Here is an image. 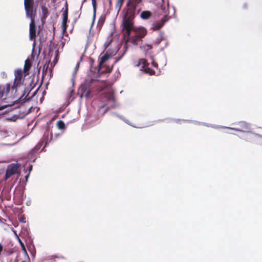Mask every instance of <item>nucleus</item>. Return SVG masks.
Wrapping results in <instances>:
<instances>
[{
  "label": "nucleus",
  "mask_w": 262,
  "mask_h": 262,
  "mask_svg": "<svg viewBox=\"0 0 262 262\" xmlns=\"http://www.w3.org/2000/svg\"><path fill=\"white\" fill-rule=\"evenodd\" d=\"M199 124H203L204 125H206L208 127H211L214 128H228L231 130H233L235 131L242 132V133H249L253 135L255 137L259 138L262 139V135H260L258 134L255 133L254 132H253L251 130V125L250 123L246 122L245 121H239L237 124L240 127V128L237 127H227L224 126H219V125H215L213 124H206L205 123H198Z\"/></svg>",
  "instance_id": "nucleus-1"
},
{
  "label": "nucleus",
  "mask_w": 262,
  "mask_h": 262,
  "mask_svg": "<svg viewBox=\"0 0 262 262\" xmlns=\"http://www.w3.org/2000/svg\"><path fill=\"white\" fill-rule=\"evenodd\" d=\"M127 6V9L123 17L122 26L123 30L126 31L128 35H130L133 26L132 21L137 13V8L132 5Z\"/></svg>",
  "instance_id": "nucleus-2"
},
{
  "label": "nucleus",
  "mask_w": 262,
  "mask_h": 262,
  "mask_svg": "<svg viewBox=\"0 0 262 262\" xmlns=\"http://www.w3.org/2000/svg\"><path fill=\"white\" fill-rule=\"evenodd\" d=\"M125 34L132 44L138 45L139 42L141 41L142 38L146 34V30L143 28L137 30L133 26V28L130 30V35H128L126 31Z\"/></svg>",
  "instance_id": "nucleus-3"
},
{
  "label": "nucleus",
  "mask_w": 262,
  "mask_h": 262,
  "mask_svg": "<svg viewBox=\"0 0 262 262\" xmlns=\"http://www.w3.org/2000/svg\"><path fill=\"white\" fill-rule=\"evenodd\" d=\"M105 97L106 98L107 103L102 105L99 110L100 113L103 115L109 108H115L118 106V104L116 102V100L114 96L113 92H109L105 94Z\"/></svg>",
  "instance_id": "nucleus-4"
},
{
  "label": "nucleus",
  "mask_w": 262,
  "mask_h": 262,
  "mask_svg": "<svg viewBox=\"0 0 262 262\" xmlns=\"http://www.w3.org/2000/svg\"><path fill=\"white\" fill-rule=\"evenodd\" d=\"M53 140V134L50 133L49 131L47 130L43 134L42 139L40 142H39L37 145H36L31 150V152H34L38 150L40 147L44 144V146L41 149V151L44 150L45 147L48 145L49 143Z\"/></svg>",
  "instance_id": "nucleus-5"
},
{
  "label": "nucleus",
  "mask_w": 262,
  "mask_h": 262,
  "mask_svg": "<svg viewBox=\"0 0 262 262\" xmlns=\"http://www.w3.org/2000/svg\"><path fill=\"white\" fill-rule=\"evenodd\" d=\"M33 0H24V6L26 13V17L30 18L31 21L34 20L36 10L34 9Z\"/></svg>",
  "instance_id": "nucleus-6"
},
{
  "label": "nucleus",
  "mask_w": 262,
  "mask_h": 262,
  "mask_svg": "<svg viewBox=\"0 0 262 262\" xmlns=\"http://www.w3.org/2000/svg\"><path fill=\"white\" fill-rule=\"evenodd\" d=\"M95 79L92 78L90 80H86L85 82L82 84L79 90L81 92V97H85L89 98L91 97V90L90 88V83L93 82Z\"/></svg>",
  "instance_id": "nucleus-7"
},
{
  "label": "nucleus",
  "mask_w": 262,
  "mask_h": 262,
  "mask_svg": "<svg viewBox=\"0 0 262 262\" xmlns=\"http://www.w3.org/2000/svg\"><path fill=\"white\" fill-rule=\"evenodd\" d=\"M20 165L18 163H12L8 165L5 176V180H7L13 175L19 172L18 169Z\"/></svg>",
  "instance_id": "nucleus-8"
},
{
  "label": "nucleus",
  "mask_w": 262,
  "mask_h": 262,
  "mask_svg": "<svg viewBox=\"0 0 262 262\" xmlns=\"http://www.w3.org/2000/svg\"><path fill=\"white\" fill-rule=\"evenodd\" d=\"M169 19V18L163 17L160 20L156 21L152 25V29L153 30H158L161 29L164 24Z\"/></svg>",
  "instance_id": "nucleus-9"
},
{
  "label": "nucleus",
  "mask_w": 262,
  "mask_h": 262,
  "mask_svg": "<svg viewBox=\"0 0 262 262\" xmlns=\"http://www.w3.org/2000/svg\"><path fill=\"white\" fill-rule=\"evenodd\" d=\"M15 79L14 82V85H18L22 82L23 71L21 69H17L15 71Z\"/></svg>",
  "instance_id": "nucleus-10"
},
{
  "label": "nucleus",
  "mask_w": 262,
  "mask_h": 262,
  "mask_svg": "<svg viewBox=\"0 0 262 262\" xmlns=\"http://www.w3.org/2000/svg\"><path fill=\"white\" fill-rule=\"evenodd\" d=\"M36 37V26L34 20L31 21L30 23L29 28V38L31 40H32Z\"/></svg>",
  "instance_id": "nucleus-11"
},
{
  "label": "nucleus",
  "mask_w": 262,
  "mask_h": 262,
  "mask_svg": "<svg viewBox=\"0 0 262 262\" xmlns=\"http://www.w3.org/2000/svg\"><path fill=\"white\" fill-rule=\"evenodd\" d=\"M169 3L167 2V5H161L160 8L159 9V13L163 15V17L169 18L168 14H169Z\"/></svg>",
  "instance_id": "nucleus-12"
},
{
  "label": "nucleus",
  "mask_w": 262,
  "mask_h": 262,
  "mask_svg": "<svg viewBox=\"0 0 262 262\" xmlns=\"http://www.w3.org/2000/svg\"><path fill=\"white\" fill-rule=\"evenodd\" d=\"M62 27L63 28V30L64 31L67 28V23L68 21V6H67L65 10H64L62 14Z\"/></svg>",
  "instance_id": "nucleus-13"
},
{
  "label": "nucleus",
  "mask_w": 262,
  "mask_h": 262,
  "mask_svg": "<svg viewBox=\"0 0 262 262\" xmlns=\"http://www.w3.org/2000/svg\"><path fill=\"white\" fill-rule=\"evenodd\" d=\"M151 16V13L149 11H143L140 14V17L143 19H147Z\"/></svg>",
  "instance_id": "nucleus-14"
},
{
  "label": "nucleus",
  "mask_w": 262,
  "mask_h": 262,
  "mask_svg": "<svg viewBox=\"0 0 262 262\" xmlns=\"http://www.w3.org/2000/svg\"><path fill=\"white\" fill-rule=\"evenodd\" d=\"M31 67V63L29 59L25 60V65L24 67V72L25 73H28Z\"/></svg>",
  "instance_id": "nucleus-15"
},
{
  "label": "nucleus",
  "mask_w": 262,
  "mask_h": 262,
  "mask_svg": "<svg viewBox=\"0 0 262 262\" xmlns=\"http://www.w3.org/2000/svg\"><path fill=\"white\" fill-rule=\"evenodd\" d=\"M92 6H93V22H92V25H93L95 19L96 17V9H97V3H96V0H92Z\"/></svg>",
  "instance_id": "nucleus-16"
},
{
  "label": "nucleus",
  "mask_w": 262,
  "mask_h": 262,
  "mask_svg": "<svg viewBox=\"0 0 262 262\" xmlns=\"http://www.w3.org/2000/svg\"><path fill=\"white\" fill-rule=\"evenodd\" d=\"M142 0H128L126 5H132L135 7H137L138 5L142 2Z\"/></svg>",
  "instance_id": "nucleus-17"
},
{
  "label": "nucleus",
  "mask_w": 262,
  "mask_h": 262,
  "mask_svg": "<svg viewBox=\"0 0 262 262\" xmlns=\"http://www.w3.org/2000/svg\"><path fill=\"white\" fill-rule=\"evenodd\" d=\"M146 60L145 59L142 58V59H140L139 60L138 63L136 65V66L139 67L140 65H142L140 70L143 71L146 66Z\"/></svg>",
  "instance_id": "nucleus-18"
},
{
  "label": "nucleus",
  "mask_w": 262,
  "mask_h": 262,
  "mask_svg": "<svg viewBox=\"0 0 262 262\" xmlns=\"http://www.w3.org/2000/svg\"><path fill=\"white\" fill-rule=\"evenodd\" d=\"M105 17L103 15H101L99 20H98V23H97V27L100 29L101 28V27H102L104 21H105Z\"/></svg>",
  "instance_id": "nucleus-19"
},
{
  "label": "nucleus",
  "mask_w": 262,
  "mask_h": 262,
  "mask_svg": "<svg viewBox=\"0 0 262 262\" xmlns=\"http://www.w3.org/2000/svg\"><path fill=\"white\" fill-rule=\"evenodd\" d=\"M110 115L112 116H116L118 118H119V119H120L121 120H123V121H124L125 123H126L127 124H129V121L127 119H126L122 115H118V114H117L116 113H114V112H111L110 113Z\"/></svg>",
  "instance_id": "nucleus-20"
},
{
  "label": "nucleus",
  "mask_w": 262,
  "mask_h": 262,
  "mask_svg": "<svg viewBox=\"0 0 262 262\" xmlns=\"http://www.w3.org/2000/svg\"><path fill=\"white\" fill-rule=\"evenodd\" d=\"M18 241H19V243L21 247L22 250L24 252V253L25 254V255L27 256L28 260L30 261V258L27 253V250H26V249L24 244L23 243V242L20 240V239L19 237H18Z\"/></svg>",
  "instance_id": "nucleus-21"
},
{
  "label": "nucleus",
  "mask_w": 262,
  "mask_h": 262,
  "mask_svg": "<svg viewBox=\"0 0 262 262\" xmlns=\"http://www.w3.org/2000/svg\"><path fill=\"white\" fill-rule=\"evenodd\" d=\"M163 39H164L163 34L162 32H160V34H159V37L156 38L154 40V42H155V44L158 45H159L161 42V41Z\"/></svg>",
  "instance_id": "nucleus-22"
},
{
  "label": "nucleus",
  "mask_w": 262,
  "mask_h": 262,
  "mask_svg": "<svg viewBox=\"0 0 262 262\" xmlns=\"http://www.w3.org/2000/svg\"><path fill=\"white\" fill-rule=\"evenodd\" d=\"M108 59V56H107V55H104L101 57V61L99 63V70H100V69L101 63H103V62H105Z\"/></svg>",
  "instance_id": "nucleus-23"
},
{
  "label": "nucleus",
  "mask_w": 262,
  "mask_h": 262,
  "mask_svg": "<svg viewBox=\"0 0 262 262\" xmlns=\"http://www.w3.org/2000/svg\"><path fill=\"white\" fill-rule=\"evenodd\" d=\"M123 49H124V51H123V53H122V55L120 57H119L118 58H117L116 60V62H117L118 61L120 60L122 57L124 55V54H125L127 50V43H126L124 46H123Z\"/></svg>",
  "instance_id": "nucleus-24"
},
{
  "label": "nucleus",
  "mask_w": 262,
  "mask_h": 262,
  "mask_svg": "<svg viewBox=\"0 0 262 262\" xmlns=\"http://www.w3.org/2000/svg\"><path fill=\"white\" fill-rule=\"evenodd\" d=\"M57 127L60 129H64L65 127V124L64 122L62 120H59L57 122Z\"/></svg>",
  "instance_id": "nucleus-25"
},
{
  "label": "nucleus",
  "mask_w": 262,
  "mask_h": 262,
  "mask_svg": "<svg viewBox=\"0 0 262 262\" xmlns=\"http://www.w3.org/2000/svg\"><path fill=\"white\" fill-rule=\"evenodd\" d=\"M55 46V43L53 41V40L50 41V45H49V53L53 52V48Z\"/></svg>",
  "instance_id": "nucleus-26"
},
{
  "label": "nucleus",
  "mask_w": 262,
  "mask_h": 262,
  "mask_svg": "<svg viewBox=\"0 0 262 262\" xmlns=\"http://www.w3.org/2000/svg\"><path fill=\"white\" fill-rule=\"evenodd\" d=\"M124 0H118L116 4V7L118 8L119 10L121 8L123 4Z\"/></svg>",
  "instance_id": "nucleus-27"
},
{
  "label": "nucleus",
  "mask_w": 262,
  "mask_h": 262,
  "mask_svg": "<svg viewBox=\"0 0 262 262\" xmlns=\"http://www.w3.org/2000/svg\"><path fill=\"white\" fill-rule=\"evenodd\" d=\"M4 94V89L0 88V98H2L3 97ZM4 108V107H3V106L0 107V111L2 110Z\"/></svg>",
  "instance_id": "nucleus-28"
},
{
  "label": "nucleus",
  "mask_w": 262,
  "mask_h": 262,
  "mask_svg": "<svg viewBox=\"0 0 262 262\" xmlns=\"http://www.w3.org/2000/svg\"><path fill=\"white\" fill-rule=\"evenodd\" d=\"M42 13L43 14L45 17H46L47 14L48 13L47 9L45 7H42Z\"/></svg>",
  "instance_id": "nucleus-29"
},
{
  "label": "nucleus",
  "mask_w": 262,
  "mask_h": 262,
  "mask_svg": "<svg viewBox=\"0 0 262 262\" xmlns=\"http://www.w3.org/2000/svg\"><path fill=\"white\" fill-rule=\"evenodd\" d=\"M111 40H107V41L104 43V49H106V48L108 47V46L110 45V44L111 43Z\"/></svg>",
  "instance_id": "nucleus-30"
},
{
  "label": "nucleus",
  "mask_w": 262,
  "mask_h": 262,
  "mask_svg": "<svg viewBox=\"0 0 262 262\" xmlns=\"http://www.w3.org/2000/svg\"><path fill=\"white\" fill-rule=\"evenodd\" d=\"M162 57L163 59L164 60V62H163V64L164 66H165L166 64V58L165 54H163L162 55Z\"/></svg>",
  "instance_id": "nucleus-31"
},
{
  "label": "nucleus",
  "mask_w": 262,
  "mask_h": 262,
  "mask_svg": "<svg viewBox=\"0 0 262 262\" xmlns=\"http://www.w3.org/2000/svg\"><path fill=\"white\" fill-rule=\"evenodd\" d=\"M19 222L20 223H26V219L24 216H21L19 218Z\"/></svg>",
  "instance_id": "nucleus-32"
},
{
  "label": "nucleus",
  "mask_w": 262,
  "mask_h": 262,
  "mask_svg": "<svg viewBox=\"0 0 262 262\" xmlns=\"http://www.w3.org/2000/svg\"><path fill=\"white\" fill-rule=\"evenodd\" d=\"M18 118V117L14 115L12 117L9 118V120L11 121H15Z\"/></svg>",
  "instance_id": "nucleus-33"
},
{
  "label": "nucleus",
  "mask_w": 262,
  "mask_h": 262,
  "mask_svg": "<svg viewBox=\"0 0 262 262\" xmlns=\"http://www.w3.org/2000/svg\"><path fill=\"white\" fill-rule=\"evenodd\" d=\"M76 73H77V71L74 70L73 73V74H72L73 75V79L76 76Z\"/></svg>",
  "instance_id": "nucleus-34"
},
{
  "label": "nucleus",
  "mask_w": 262,
  "mask_h": 262,
  "mask_svg": "<svg viewBox=\"0 0 262 262\" xmlns=\"http://www.w3.org/2000/svg\"><path fill=\"white\" fill-rule=\"evenodd\" d=\"M28 170H29V173H30L31 172V171L32 170V165H29Z\"/></svg>",
  "instance_id": "nucleus-35"
},
{
  "label": "nucleus",
  "mask_w": 262,
  "mask_h": 262,
  "mask_svg": "<svg viewBox=\"0 0 262 262\" xmlns=\"http://www.w3.org/2000/svg\"><path fill=\"white\" fill-rule=\"evenodd\" d=\"M152 65L154 67L157 68L158 67V63L157 62H152Z\"/></svg>",
  "instance_id": "nucleus-36"
},
{
  "label": "nucleus",
  "mask_w": 262,
  "mask_h": 262,
  "mask_svg": "<svg viewBox=\"0 0 262 262\" xmlns=\"http://www.w3.org/2000/svg\"><path fill=\"white\" fill-rule=\"evenodd\" d=\"M3 249V247L2 245L0 243V254L2 253Z\"/></svg>",
  "instance_id": "nucleus-37"
},
{
  "label": "nucleus",
  "mask_w": 262,
  "mask_h": 262,
  "mask_svg": "<svg viewBox=\"0 0 262 262\" xmlns=\"http://www.w3.org/2000/svg\"><path fill=\"white\" fill-rule=\"evenodd\" d=\"M29 174H30V173H28L26 176H25V179L26 180V181H28V178L29 177Z\"/></svg>",
  "instance_id": "nucleus-38"
},
{
  "label": "nucleus",
  "mask_w": 262,
  "mask_h": 262,
  "mask_svg": "<svg viewBox=\"0 0 262 262\" xmlns=\"http://www.w3.org/2000/svg\"><path fill=\"white\" fill-rule=\"evenodd\" d=\"M78 68H79V65H78V64H77V65L76 66V67L75 68V70H76V71H77Z\"/></svg>",
  "instance_id": "nucleus-39"
},
{
  "label": "nucleus",
  "mask_w": 262,
  "mask_h": 262,
  "mask_svg": "<svg viewBox=\"0 0 262 262\" xmlns=\"http://www.w3.org/2000/svg\"><path fill=\"white\" fill-rule=\"evenodd\" d=\"M29 113V112H27V113H24V114H23V115L21 117H20V118H23V117H24V116H25L26 115H27Z\"/></svg>",
  "instance_id": "nucleus-40"
},
{
  "label": "nucleus",
  "mask_w": 262,
  "mask_h": 262,
  "mask_svg": "<svg viewBox=\"0 0 262 262\" xmlns=\"http://www.w3.org/2000/svg\"><path fill=\"white\" fill-rule=\"evenodd\" d=\"M147 46L148 49H151L152 48V46L151 45H147Z\"/></svg>",
  "instance_id": "nucleus-41"
},
{
  "label": "nucleus",
  "mask_w": 262,
  "mask_h": 262,
  "mask_svg": "<svg viewBox=\"0 0 262 262\" xmlns=\"http://www.w3.org/2000/svg\"><path fill=\"white\" fill-rule=\"evenodd\" d=\"M59 134H55V137H56L55 139H56L59 136Z\"/></svg>",
  "instance_id": "nucleus-42"
},
{
  "label": "nucleus",
  "mask_w": 262,
  "mask_h": 262,
  "mask_svg": "<svg viewBox=\"0 0 262 262\" xmlns=\"http://www.w3.org/2000/svg\"><path fill=\"white\" fill-rule=\"evenodd\" d=\"M58 52V49H56V51H55V52L56 53V54H57Z\"/></svg>",
  "instance_id": "nucleus-43"
},
{
  "label": "nucleus",
  "mask_w": 262,
  "mask_h": 262,
  "mask_svg": "<svg viewBox=\"0 0 262 262\" xmlns=\"http://www.w3.org/2000/svg\"><path fill=\"white\" fill-rule=\"evenodd\" d=\"M90 71H91V72H93V71H92V69H90Z\"/></svg>",
  "instance_id": "nucleus-44"
},
{
  "label": "nucleus",
  "mask_w": 262,
  "mask_h": 262,
  "mask_svg": "<svg viewBox=\"0 0 262 262\" xmlns=\"http://www.w3.org/2000/svg\"><path fill=\"white\" fill-rule=\"evenodd\" d=\"M85 1H86V0H83V3L85 2Z\"/></svg>",
  "instance_id": "nucleus-45"
},
{
  "label": "nucleus",
  "mask_w": 262,
  "mask_h": 262,
  "mask_svg": "<svg viewBox=\"0 0 262 262\" xmlns=\"http://www.w3.org/2000/svg\"><path fill=\"white\" fill-rule=\"evenodd\" d=\"M14 233H15V234H16V231H14Z\"/></svg>",
  "instance_id": "nucleus-46"
}]
</instances>
